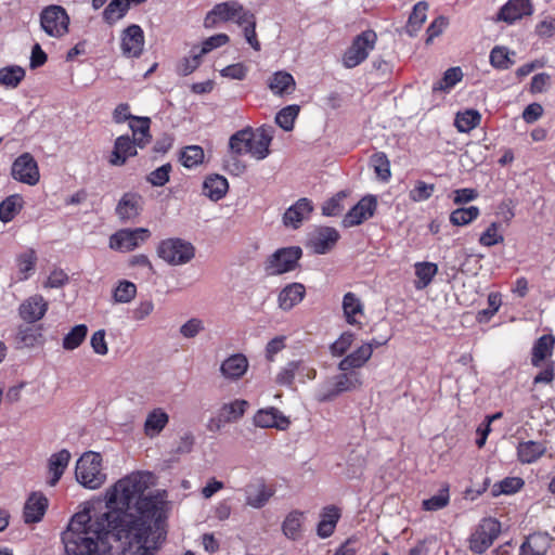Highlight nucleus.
Segmentation results:
<instances>
[{"label": "nucleus", "mask_w": 555, "mask_h": 555, "mask_svg": "<svg viewBox=\"0 0 555 555\" xmlns=\"http://www.w3.org/2000/svg\"><path fill=\"white\" fill-rule=\"evenodd\" d=\"M141 474L118 480L106 493V511L73 516L62 535L66 555H154L166 539L158 502L145 496Z\"/></svg>", "instance_id": "f257e3e1"}, {"label": "nucleus", "mask_w": 555, "mask_h": 555, "mask_svg": "<svg viewBox=\"0 0 555 555\" xmlns=\"http://www.w3.org/2000/svg\"><path fill=\"white\" fill-rule=\"evenodd\" d=\"M272 132L264 127L253 131L246 128L231 135L229 141L230 150L235 155L250 154L256 159L266 158L270 151Z\"/></svg>", "instance_id": "f03ea898"}, {"label": "nucleus", "mask_w": 555, "mask_h": 555, "mask_svg": "<svg viewBox=\"0 0 555 555\" xmlns=\"http://www.w3.org/2000/svg\"><path fill=\"white\" fill-rule=\"evenodd\" d=\"M75 476L85 488L99 489L106 480L101 454L91 451L83 453L76 463Z\"/></svg>", "instance_id": "7ed1b4c3"}, {"label": "nucleus", "mask_w": 555, "mask_h": 555, "mask_svg": "<svg viewBox=\"0 0 555 555\" xmlns=\"http://www.w3.org/2000/svg\"><path fill=\"white\" fill-rule=\"evenodd\" d=\"M156 251L157 256L170 266L185 264L195 256L194 246L179 237L162 240Z\"/></svg>", "instance_id": "20e7f679"}, {"label": "nucleus", "mask_w": 555, "mask_h": 555, "mask_svg": "<svg viewBox=\"0 0 555 555\" xmlns=\"http://www.w3.org/2000/svg\"><path fill=\"white\" fill-rule=\"evenodd\" d=\"M302 257V249L299 246L278 248L264 261L267 275H282L296 270Z\"/></svg>", "instance_id": "39448f33"}, {"label": "nucleus", "mask_w": 555, "mask_h": 555, "mask_svg": "<svg viewBox=\"0 0 555 555\" xmlns=\"http://www.w3.org/2000/svg\"><path fill=\"white\" fill-rule=\"evenodd\" d=\"M40 27L49 36L61 39L69 31L70 18L66 10L57 4L42 9L39 15Z\"/></svg>", "instance_id": "423d86ee"}, {"label": "nucleus", "mask_w": 555, "mask_h": 555, "mask_svg": "<svg viewBox=\"0 0 555 555\" xmlns=\"http://www.w3.org/2000/svg\"><path fill=\"white\" fill-rule=\"evenodd\" d=\"M377 40L375 31L369 29L358 35L346 50L343 56V63L346 67L352 68L360 65L374 49Z\"/></svg>", "instance_id": "0eeeda50"}, {"label": "nucleus", "mask_w": 555, "mask_h": 555, "mask_svg": "<svg viewBox=\"0 0 555 555\" xmlns=\"http://www.w3.org/2000/svg\"><path fill=\"white\" fill-rule=\"evenodd\" d=\"M501 524L492 517L483 518L469 537V550L476 554L485 553L499 537Z\"/></svg>", "instance_id": "6e6552de"}, {"label": "nucleus", "mask_w": 555, "mask_h": 555, "mask_svg": "<svg viewBox=\"0 0 555 555\" xmlns=\"http://www.w3.org/2000/svg\"><path fill=\"white\" fill-rule=\"evenodd\" d=\"M10 173L15 181L29 186L40 181L39 165L29 152L22 153L13 160Z\"/></svg>", "instance_id": "1a4fd4ad"}, {"label": "nucleus", "mask_w": 555, "mask_h": 555, "mask_svg": "<svg viewBox=\"0 0 555 555\" xmlns=\"http://www.w3.org/2000/svg\"><path fill=\"white\" fill-rule=\"evenodd\" d=\"M249 403L244 399H235L229 403L222 404L216 416L211 417L207 424L209 431L217 433L229 423H235L241 420Z\"/></svg>", "instance_id": "9d476101"}, {"label": "nucleus", "mask_w": 555, "mask_h": 555, "mask_svg": "<svg viewBox=\"0 0 555 555\" xmlns=\"http://www.w3.org/2000/svg\"><path fill=\"white\" fill-rule=\"evenodd\" d=\"M151 237L146 228L121 229L109 237V247L118 251H131Z\"/></svg>", "instance_id": "9b49d317"}, {"label": "nucleus", "mask_w": 555, "mask_h": 555, "mask_svg": "<svg viewBox=\"0 0 555 555\" xmlns=\"http://www.w3.org/2000/svg\"><path fill=\"white\" fill-rule=\"evenodd\" d=\"M363 382L358 372H344L334 377L333 388L323 391L319 395L320 402H330L343 392L351 391L362 386Z\"/></svg>", "instance_id": "f8f14e48"}, {"label": "nucleus", "mask_w": 555, "mask_h": 555, "mask_svg": "<svg viewBox=\"0 0 555 555\" xmlns=\"http://www.w3.org/2000/svg\"><path fill=\"white\" fill-rule=\"evenodd\" d=\"M377 209V198L374 195L363 196L344 217L343 225L352 228L372 218Z\"/></svg>", "instance_id": "ddd939ff"}, {"label": "nucleus", "mask_w": 555, "mask_h": 555, "mask_svg": "<svg viewBox=\"0 0 555 555\" xmlns=\"http://www.w3.org/2000/svg\"><path fill=\"white\" fill-rule=\"evenodd\" d=\"M339 238L340 234L335 228L320 227L310 235L307 247L317 255H325L335 247Z\"/></svg>", "instance_id": "4468645a"}, {"label": "nucleus", "mask_w": 555, "mask_h": 555, "mask_svg": "<svg viewBox=\"0 0 555 555\" xmlns=\"http://www.w3.org/2000/svg\"><path fill=\"white\" fill-rule=\"evenodd\" d=\"M143 209V197L137 192H126L119 199L115 212L121 222L133 220Z\"/></svg>", "instance_id": "2eb2a0df"}, {"label": "nucleus", "mask_w": 555, "mask_h": 555, "mask_svg": "<svg viewBox=\"0 0 555 555\" xmlns=\"http://www.w3.org/2000/svg\"><path fill=\"white\" fill-rule=\"evenodd\" d=\"M275 491L274 485H267L263 479H259L256 483L246 486L245 503L253 508H262L275 494Z\"/></svg>", "instance_id": "dca6fc26"}, {"label": "nucleus", "mask_w": 555, "mask_h": 555, "mask_svg": "<svg viewBox=\"0 0 555 555\" xmlns=\"http://www.w3.org/2000/svg\"><path fill=\"white\" fill-rule=\"evenodd\" d=\"M49 308L48 301L42 295L36 294L25 299L18 308L22 320L27 323L40 321L47 313Z\"/></svg>", "instance_id": "f3484780"}, {"label": "nucleus", "mask_w": 555, "mask_h": 555, "mask_svg": "<svg viewBox=\"0 0 555 555\" xmlns=\"http://www.w3.org/2000/svg\"><path fill=\"white\" fill-rule=\"evenodd\" d=\"M137 147L138 144L128 134L117 137L108 163L112 166H124L130 157L137 155Z\"/></svg>", "instance_id": "a211bd4d"}, {"label": "nucleus", "mask_w": 555, "mask_h": 555, "mask_svg": "<svg viewBox=\"0 0 555 555\" xmlns=\"http://www.w3.org/2000/svg\"><path fill=\"white\" fill-rule=\"evenodd\" d=\"M547 452L546 441H519L516 447V456L521 464H533Z\"/></svg>", "instance_id": "6ab92c4d"}, {"label": "nucleus", "mask_w": 555, "mask_h": 555, "mask_svg": "<svg viewBox=\"0 0 555 555\" xmlns=\"http://www.w3.org/2000/svg\"><path fill=\"white\" fill-rule=\"evenodd\" d=\"M312 210V202L307 197H301L286 209L283 216V222L286 227L298 229L301 222L310 216Z\"/></svg>", "instance_id": "aec40b11"}, {"label": "nucleus", "mask_w": 555, "mask_h": 555, "mask_svg": "<svg viewBox=\"0 0 555 555\" xmlns=\"http://www.w3.org/2000/svg\"><path fill=\"white\" fill-rule=\"evenodd\" d=\"M143 44V30L139 25H131L124 30L121 36V50L126 56H139L142 52Z\"/></svg>", "instance_id": "412c9836"}, {"label": "nucleus", "mask_w": 555, "mask_h": 555, "mask_svg": "<svg viewBox=\"0 0 555 555\" xmlns=\"http://www.w3.org/2000/svg\"><path fill=\"white\" fill-rule=\"evenodd\" d=\"M343 311L346 322L349 325L362 327L364 318V305L361 299L352 292H348L343 297Z\"/></svg>", "instance_id": "4be33fe9"}, {"label": "nucleus", "mask_w": 555, "mask_h": 555, "mask_svg": "<svg viewBox=\"0 0 555 555\" xmlns=\"http://www.w3.org/2000/svg\"><path fill=\"white\" fill-rule=\"evenodd\" d=\"M237 1H227L216 4L204 18L205 28H215L221 22H229L235 17Z\"/></svg>", "instance_id": "5701e85b"}, {"label": "nucleus", "mask_w": 555, "mask_h": 555, "mask_svg": "<svg viewBox=\"0 0 555 555\" xmlns=\"http://www.w3.org/2000/svg\"><path fill=\"white\" fill-rule=\"evenodd\" d=\"M532 11L530 0H509L501 8L498 20L512 24L524 16L531 15Z\"/></svg>", "instance_id": "b1692460"}, {"label": "nucleus", "mask_w": 555, "mask_h": 555, "mask_svg": "<svg viewBox=\"0 0 555 555\" xmlns=\"http://www.w3.org/2000/svg\"><path fill=\"white\" fill-rule=\"evenodd\" d=\"M552 538L546 532L529 534L521 543L519 555H545L551 547Z\"/></svg>", "instance_id": "393cba45"}, {"label": "nucleus", "mask_w": 555, "mask_h": 555, "mask_svg": "<svg viewBox=\"0 0 555 555\" xmlns=\"http://www.w3.org/2000/svg\"><path fill=\"white\" fill-rule=\"evenodd\" d=\"M48 508V499L42 493H31L24 506V520L26 524L38 522Z\"/></svg>", "instance_id": "a878e982"}, {"label": "nucleus", "mask_w": 555, "mask_h": 555, "mask_svg": "<svg viewBox=\"0 0 555 555\" xmlns=\"http://www.w3.org/2000/svg\"><path fill=\"white\" fill-rule=\"evenodd\" d=\"M306 295V287L301 283H291L281 289L278 296L279 307L288 311L302 301Z\"/></svg>", "instance_id": "bb28decb"}, {"label": "nucleus", "mask_w": 555, "mask_h": 555, "mask_svg": "<svg viewBox=\"0 0 555 555\" xmlns=\"http://www.w3.org/2000/svg\"><path fill=\"white\" fill-rule=\"evenodd\" d=\"M254 424L261 428L285 429L289 422L278 409L268 408L261 409L255 414Z\"/></svg>", "instance_id": "cd10ccee"}, {"label": "nucleus", "mask_w": 555, "mask_h": 555, "mask_svg": "<svg viewBox=\"0 0 555 555\" xmlns=\"http://www.w3.org/2000/svg\"><path fill=\"white\" fill-rule=\"evenodd\" d=\"M249 363L243 353L227 358L220 366L221 374L228 379H240L248 370Z\"/></svg>", "instance_id": "c85d7f7f"}, {"label": "nucleus", "mask_w": 555, "mask_h": 555, "mask_svg": "<svg viewBox=\"0 0 555 555\" xmlns=\"http://www.w3.org/2000/svg\"><path fill=\"white\" fill-rule=\"evenodd\" d=\"M269 90L278 96L292 94L296 89V81L289 72H274L268 79Z\"/></svg>", "instance_id": "c756f323"}, {"label": "nucleus", "mask_w": 555, "mask_h": 555, "mask_svg": "<svg viewBox=\"0 0 555 555\" xmlns=\"http://www.w3.org/2000/svg\"><path fill=\"white\" fill-rule=\"evenodd\" d=\"M70 461V453L66 449L53 453L48 461V472L50 475L47 481L49 486L54 487L62 478Z\"/></svg>", "instance_id": "7c9ffc66"}, {"label": "nucleus", "mask_w": 555, "mask_h": 555, "mask_svg": "<svg viewBox=\"0 0 555 555\" xmlns=\"http://www.w3.org/2000/svg\"><path fill=\"white\" fill-rule=\"evenodd\" d=\"M169 423V415L162 408H155L146 415L144 434L149 438L157 437Z\"/></svg>", "instance_id": "2f4dec72"}, {"label": "nucleus", "mask_w": 555, "mask_h": 555, "mask_svg": "<svg viewBox=\"0 0 555 555\" xmlns=\"http://www.w3.org/2000/svg\"><path fill=\"white\" fill-rule=\"evenodd\" d=\"M38 257L34 248H27L16 255L17 281H27L36 271Z\"/></svg>", "instance_id": "473e14b6"}, {"label": "nucleus", "mask_w": 555, "mask_h": 555, "mask_svg": "<svg viewBox=\"0 0 555 555\" xmlns=\"http://www.w3.org/2000/svg\"><path fill=\"white\" fill-rule=\"evenodd\" d=\"M555 337L551 334H545L539 337L531 352V364L535 367L541 366L542 362L553 356Z\"/></svg>", "instance_id": "72a5a7b5"}, {"label": "nucleus", "mask_w": 555, "mask_h": 555, "mask_svg": "<svg viewBox=\"0 0 555 555\" xmlns=\"http://www.w3.org/2000/svg\"><path fill=\"white\" fill-rule=\"evenodd\" d=\"M129 128L132 131V141L138 144L139 149H144L150 144L152 135L150 132L151 119L149 117H133L129 122Z\"/></svg>", "instance_id": "f704fd0d"}, {"label": "nucleus", "mask_w": 555, "mask_h": 555, "mask_svg": "<svg viewBox=\"0 0 555 555\" xmlns=\"http://www.w3.org/2000/svg\"><path fill=\"white\" fill-rule=\"evenodd\" d=\"M229 190L228 180L220 175L208 176L203 183V193L211 201L223 198Z\"/></svg>", "instance_id": "c9c22d12"}, {"label": "nucleus", "mask_w": 555, "mask_h": 555, "mask_svg": "<svg viewBox=\"0 0 555 555\" xmlns=\"http://www.w3.org/2000/svg\"><path fill=\"white\" fill-rule=\"evenodd\" d=\"M304 526V513L300 511L289 512L282 522L283 534L292 540L297 541L301 538Z\"/></svg>", "instance_id": "e433bc0d"}, {"label": "nucleus", "mask_w": 555, "mask_h": 555, "mask_svg": "<svg viewBox=\"0 0 555 555\" xmlns=\"http://www.w3.org/2000/svg\"><path fill=\"white\" fill-rule=\"evenodd\" d=\"M371 359L369 346L361 345L353 352L346 356L339 363L338 369L343 372L362 367Z\"/></svg>", "instance_id": "4c0bfd02"}, {"label": "nucleus", "mask_w": 555, "mask_h": 555, "mask_svg": "<svg viewBox=\"0 0 555 555\" xmlns=\"http://www.w3.org/2000/svg\"><path fill=\"white\" fill-rule=\"evenodd\" d=\"M24 198L21 194H12L0 203V221L8 223L12 221L23 209Z\"/></svg>", "instance_id": "58836bf2"}, {"label": "nucleus", "mask_w": 555, "mask_h": 555, "mask_svg": "<svg viewBox=\"0 0 555 555\" xmlns=\"http://www.w3.org/2000/svg\"><path fill=\"white\" fill-rule=\"evenodd\" d=\"M414 268L417 278L414 282V287L418 291L426 288L438 273V266L434 262H416Z\"/></svg>", "instance_id": "ea45409f"}, {"label": "nucleus", "mask_w": 555, "mask_h": 555, "mask_svg": "<svg viewBox=\"0 0 555 555\" xmlns=\"http://www.w3.org/2000/svg\"><path fill=\"white\" fill-rule=\"evenodd\" d=\"M481 114L477 109H465L455 115L454 126L459 132L468 133L480 125Z\"/></svg>", "instance_id": "a19ab883"}, {"label": "nucleus", "mask_w": 555, "mask_h": 555, "mask_svg": "<svg viewBox=\"0 0 555 555\" xmlns=\"http://www.w3.org/2000/svg\"><path fill=\"white\" fill-rule=\"evenodd\" d=\"M428 4L425 1L417 2L409 17L405 31L409 36H415L427 18Z\"/></svg>", "instance_id": "79ce46f5"}, {"label": "nucleus", "mask_w": 555, "mask_h": 555, "mask_svg": "<svg viewBox=\"0 0 555 555\" xmlns=\"http://www.w3.org/2000/svg\"><path fill=\"white\" fill-rule=\"evenodd\" d=\"M525 485L520 477H505L503 480L494 483L491 489L492 496L501 494H514L518 492Z\"/></svg>", "instance_id": "37998d69"}, {"label": "nucleus", "mask_w": 555, "mask_h": 555, "mask_svg": "<svg viewBox=\"0 0 555 555\" xmlns=\"http://www.w3.org/2000/svg\"><path fill=\"white\" fill-rule=\"evenodd\" d=\"M88 327L86 324L75 325L63 338L62 346L65 350L77 349L86 339Z\"/></svg>", "instance_id": "c03bdc74"}, {"label": "nucleus", "mask_w": 555, "mask_h": 555, "mask_svg": "<svg viewBox=\"0 0 555 555\" xmlns=\"http://www.w3.org/2000/svg\"><path fill=\"white\" fill-rule=\"evenodd\" d=\"M515 52H511L505 47H494L490 53V63L495 68L507 69L515 65Z\"/></svg>", "instance_id": "a18cd8bd"}, {"label": "nucleus", "mask_w": 555, "mask_h": 555, "mask_svg": "<svg viewBox=\"0 0 555 555\" xmlns=\"http://www.w3.org/2000/svg\"><path fill=\"white\" fill-rule=\"evenodd\" d=\"M480 215V210L477 206H469L466 208L454 209L450 214V222L456 227H463L472 223Z\"/></svg>", "instance_id": "49530a36"}, {"label": "nucleus", "mask_w": 555, "mask_h": 555, "mask_svg": "<svg viewBox=\"0 0 555 555\" xmlns=\"http://www.w3.org/2000/svg\"><path fill=\"white\" fill-rule=\"evenodd\" d=\"M370 163L373 166L376 176L382 181H389L391 177L390 162L384 152L374 153L370 158Z\"/></svg>", "instance_id": "de8ad7c7"}, {"label": "nucleus", "mask_w": 555, "mask_h": 555, "mask_svg": "<svg viewBox=\"0 0 555 555\" xmlns=\"http://www.w3.org/2000/svg\"><path fill=\"white\" fill-rule=\"evenodd\" d=\"M450 502V492L449 486L444 485L436 495H433L429 499H426L422 502V507L424 511H439L446 507Z\"/></svg>", "instance_id": "09e8293b"}, {"label": "nucleus", "mask_w": 555, "mask_h": 555, "mask_svg": "<svg viewBox=\"0 0 555 555\" xmlns=\"http://www.w3.org/2000/svg\"><path fill=\"white\" fill-rule=\"evenodd\" d=\"M298 105H288L283 107L275 116V122L285 131H291L294 128L295 119L299 114Z\"/></svg>", "instance_id": "8fccbe9b"}, {"label": "nucleus", "mask_w": 555, "mask_h": 555, "mask_svg": "<svg viewBox=\"0 0 555 555\" xmlns=\"http://www.w3.org/2000/svg\"><path fill=\"white\" fill-rule=\"evenodd\" d=\"M181 164L185 168H193L203 163L204 150L199 145H190L181 152Z\"/></svg>", "instance_id": "3c124183"}, {"label": "nucleus", "mask_w": 555, "mask_h": 555, "mask_svg": "<svg viewBox=\"0 0 555 555\" xmlns=\"http://www.w3.org/2000/svg\"><path fill=\"white\" fill-rule=\"evenodd\" d=\"M137 295V286L130 281H120L113 292V298L116 302H130Z\"/></svg>", "instance_id": "603ef678"}, {"label": "nucleus", "mask_w": 555, "mask_h": 555, "mask_svg": "<svg viewBox=\"0 0 555 555\" xmlns=\"http://www.w3.org/2000/svg\"><path fill=\"white\" fill-rule=\"evenodd\" d=\"M42 337L40 328L31 326H20L16 335V341L21 347H34Z\"/></svg>", "instance_id": "864d4df0"}, {"label": "nucleus", "mask_w": 555, "mask_h": 555, "mask_svg": "<svg viewBox=\"0 0 555 555\" xmlns=\"http://www.w3.org/2000/svg\"><path fill=\"white\" fill-rule=\"evenodd\" d=\"M348 196L346 191H340L328 198L322 206V214L327 217L339 216L345 207L343 201Z\"/></svg>", "instance_id": "5fc2aeb1"}, {"label": "nucleus", "mask_w": 555, "mask_h": 555, "mask_svg": "<svg viewBox=\"0 0 555 555\" xmlns=\"http://www.w3.org/2000/svg\"><path fill=\"white\" fill-rule=\"evenodd\" d=\"M463 78V72H444V76L433 85V92L449 93Z\"/></svg>", "instance_id": "6e6d98bb"}, {"label": "nucleus", "mask_w": 555, "mask_h": 555, "mask_svg": "<svg viewBox=\"0 0 555 555\" xmlns=\"http://www.w3.org/2000/svg\"><path fill=\"white\" fill-rule=\"evenodd\" d=\"M302 365L301 361L288 362L276 375L275 382L281 386L291 387L294 383L297 371Z\"/></svg>", "instance_id": "4d7b16f0"}, {"label": "nucleus", "mask_w": 555, "mask_h": 555, "mask_svg": "<svg viewBox=\"0 0 555 555\" xmlns=\"http://www.w3.org/2000/svg\"><path fill=\"white\" fill-rule=\"evenodd\" d=\"M500 224L492 222L480 235L479 244L486 247H491L496 244L503 243L504 236L500 233Z\"/></svg>", "instance_id": "13d9d810"}, {"label": "nucleus", "mask_w": 555, "mask_h": 555, "mask_svg": "<svg viewBox=\"0 0 555 555\" xmlns=\"http://www.w3.org/2000/svg\"><path fill=\"white\" fill-rule=\"evenodd\" d=\"M129 9L128 0H112L104 11V16L108 22H115L121 18Z\"/></svg>", "instance_id": "bf43d9fd"}, {"label": "nucleus", "mask_w": 555, "mask_h": 555, "mask_svg": "<svg viewBox=\"0 0 555 555\" xmlns=\"http://www.w3.org/2000/svg\"><path fill=\"white\" fill-rule=\"evenodd\" d=\"M435 191V184H428L422 180L416 181L414 188L410 191L409 197L413 202H424L431 197Z\"/></svg>", "instance_id": "052dcab7"}, {"label": "nucleus", "mask_w": 555, "mask_h": 555, "mask_svg": "<svg viewBox=\"0 0 555 555\" xmlns=\"http://www.w3.org/2000/svg\"><path fill=\"white\" fill-rule=\"evenodd\" d=\"M171 165L169 163L158 167L153 170L147 177L146 180L153 186H163L169 181V176L171 172Z\"/></svg>", "instance_id": "680f3d73"}, {"label": "nucleus", "mask_w": 555, "mask_h": 555, "mask_svg": "<svg viewBox=\"0 0 555 555\" xmlns=\"http://www.w3.org/2000/svg\"><path fill=\"white\" fill-rule=\"evenodd\" d=\"M502 305V297L500 293H490L488 295V308L480 310L478 312L479 321L489 320L492 318L500 309Z\"/></svg>", "instance_id": "e2e57ef3"}, {"label": "nucleus", "mask_w": 555, "mask_h": 555, "mask_svg": "<svg viewBox=\"0 0 555 555\" xmlns=\"http://www.w3.org/2000/svg\"><path fill=\"white\" fill-rule=\"evenodd\" d=\"M354 335L350 332L343 333L339 338L331 346V351L334 356H343L351 346Z\"/></svg>", "instance_id": "0e129e2a"}, {"label": "nucleus", "mask_w": 555, "mask_h": 555, "mask_svg": "<svg viewBox=\"0 0 555 555\" xmlns=\"http://www.w3.org/2000/svg\"><path fill=\"white\" fill-rule=\"evenodd\" d=\"M69 281L68 275L63 269H54L49 274L44 287L46 288H59L67 284Z\"/></svg>", "instance_id": "69168bd1"}, {"label": "nucleus", "mask_w": 555, "mask_h": 555, "mask_svg": "<svg viewBox=\"0 0 555 555\" xmlns=\"http://www.w3.org/2000/svg\"><path fill=\"white\" fill-rule=\"evenodd\" d=\"M90 345L96 354L105 356L108 352L107 343L105 340V331L99 330L91 336Z\"/></svg>", "instance_id": "338daca9"}, {"label": "nucleus", "mask_w": 555, "mask_h": 555, "mask_svg": "<svg viewBox=\"0 0 555 555\" xmlns=\"http://www.w3.org/2000/svg\"><path fill=\"white\" fill-rule=\"evenodd\" d=\"M341 517V509L336 505H327L323 507L320 514V521L328 525L337 526Z\"/></svg>", "instance_id": "774afa93"}]
</instances>
